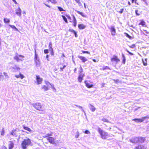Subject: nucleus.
Instances as JSON below:
<instances>
[{
	"label": "nucleus",
	"instance_id": "nucleus-1",
	"mask_svg": "<svg viewBox=\"0 0 149 149\" xmlns=\"http://www.w3.org/2000/svg\"><path fill=\"white\" fill-rule=\"evenodd\" d=\"M98 131L100 134L101 138L103 139H106L109 136L107 132L103 131L100 128H98Z\"/></svg>",
	"mask_w": 149,
	"mask_h": 149
},
{
	"label": "nucleus",
	"instance_id": "nucleus-2",
	"mask_svg": "<svg viewBox=\"0 0 149 149\" xmlns=\"http://www.w3.org/2000/svg\"><path fill=\"white\" fill-rule=\"evenodd\" d=\"M31 143V141L30 139L28 138L24 139L21 144L22 148L23 149H26L27 146L30 145Z\"/></svg>",
	"mask_w": 149,
	"mask_h": 149
},
{
	"label": "nucleus",
	"instance_id": "nucleus-3",
	"mask_svg": "<svg viewBox=\"0 0 149 149\" xmlns=\"http://www.w3.org/2000/svg\"><path fill=\"white\" fill-rule=\"evenodd\" d=\"M79 75L77 78L78 81L79 83L82 82L83 79L84 77L85 76L84 74L83 73V69L81 68V70L79 72Z\"/></svg>",
	"mask_w": 149,
	"mask_h": 149
},
{
	"label": "nucleus",
	"instance_id": "nucleus-4",
	"mask_svg": "<svg viewBox=\"0 0 149 149\" xmlns=\"http://www.w3.org/2000/svg\"><path fill=\"white\" fill-rule=\"evenodd\" d=\"M66 17L69 20V22L71 23H73V25L74 27H75L77 24V20L75 17L74 16L73 17V20L71 21V18L69 15H65Z\"/></svg>",
	"mask_w": 149,
	"mask_h": 149
},
{
	"label": "nucleus",
	"instance_id": "nucleus-5",
	"mask_svg": "<svg viewBox=\"0 0 149 149\" xmlns=\"http://www.w3.org/2000/svg\"><path fill=\"white\" fill-rule=\"evenodd\" d=\"M9 76L6 72H4L3 73L0 72V81L6 80L9 78Z\"/></svg>",
	"mask_w": 149,
	"mask_h": 149
},
{
	"label": "nucleus",
	"instance_id": "nucleus-6",
	"mask_svg": "<svg viewBox=\"0 0 149 149\" xmlns=\"http://www.w3.org/2000/svg\"><path fill=\"white\" fill-rule=\"evenodd\" d=\"M33 106L37 110L41 111H44V110L42 109V106L40 103H37L33 104Z\"/></svg>",
	"mask_w": 149,
	"mask_h": 149
},
{
	"label": "nucleus",
	"instance_id": "nucleus-7",
	"mask_svg": "<svg viewBox=\"0 0 149 149\" xmlns=\"http://www.w3.org/2000/svg\"><path fill=\"white\" fill-rule=\"evenodd\" d=\"M46 1H44L43 3L45 4L47 6L50 8L51 6L48 4L47 3H49V2H51L52 3L54 4H56L57 3V1L56 0H46Z\"/></svg>",
	"mask_w": 149,
	"mask_h": 149
},
{
	"label": "nucleus",
	"instance_id": "nucleus-8",
	"mask_svg": "<svg viewBox=\"0 0 149 149\" xmlns=\"http://www.w3.org/2000/svg\"><path fill=\"white\" fill-rule=\"evenodd\" d=\"M24 56L21 55H18L17 53L16 54L14 58L15 60L17 62H19L20 61H22V58H24Z\"/></svg>",
	"mask_w": 149,
	"mask_h": 149
},
{
	"label": "nucleus",
	"instance_id": "nucleus-9",
	"mask_svg": "<svg viewBox=\"0 0 149 149\" xmlns=\"http://www.w3.org/2000/svg\"><path fill=\"white\" fill-rule=\"evenodd\" d=\"M84 83L85 84L86 86L88 88H93L94 86L93 84L90 83H93L90 82L89 81L85 80L84 81Z\"/></svg>",
	"mask_w": 149,
	"mask_h": 149
},
{
	"label": "nucleus",
	"instance_id": "nucleus-10",
	"mask_svg": "<svg viewBox=\"0 0 149 149\" xmlns=\"http://www.w3.org/2000/svg\"><path fill=\"white\" fill-rule=\"evenodd\" d=\"M36 82L37 84H41L42 81V79L40 77L39 75H36Z\"/></svg>",
	"mask_w": 149,
	"mask_h": 149
},
{
	"label": "nucleus",
	"instance_id": "nucleus-11",
	"mask_svg": "<svg viewBox=\"0 0 149 149\" xmlns=\"http://www.w3.org/2000/svg\"><path fill=\"white\" fill-rule=\"evenodd\" d=\"M49 142L50 143L54 144L56 143L55 141V139L53 137H49V138H47V139Z\"/></svg>",
	"mask_w": 149,
	"mask_h": 149
},
{
	"label": "nucleus",
	"instance_id": "nucleus-12",
	"mask_svg": "<svg viewBox=\"0 0 149 149\" xmlns=\"http://www.w3.org/2000/svg\"><path fill=\"white\" fill-rule=\"evenodd\" d=\"M111 62H115L116 63H118L120 61V60L118 58L117 56L114 55L113 57L111 58Z\"/></svg>",
	"mask_w": 149,
	"mask_h": 149
},
{
	"label": "nucleus",
	"instance_id": "nucleus-13",
	"mask_svg": "<svg viewBox=\"0 0 149 149\" xmlns=\"http://www.w3.org/2000/svg\"><path fill=\"white\" fill-rule=\"evenodd\" d=\"M130 141L131 143H138V137H132L130 139Z\"/></svg>",
	"mask_w": 149,
	"mask_h": 149
},
{
	"label": "nucleus",
	"instance_id": "nucleus-14",
	"mask_svg": "<svg viewBox=\"0 0 149 149\" xmlns=\"http://www.w3.org/2000/svg\"><path fill=\"white\" fill-rule=\"evenodd\" d=\"M110 31L111 34L113 36H114L116 35V30L114 26H111L110 28Z\"/></svg>",
	"mask_w": 149,
	"mask_h": 149
},
{
	"label": "nucleus",
	"instance_id": "nucleus-15",
	"mask_svg": "<svg viewBox=\"0 0 149 149\" xmlns=\"http://www.w3.org/2000/svg\"><path fill=\"white\" fill-rule=\"evenodd\" d=\"M146 117H143L141 118H134L132 120H133L136 122H141L146 118Z\"/></svg>",
	"mask_w": 149,
	"mask_h": 149
},
{
	"label": "nucleus",
	"instance_id": "nucleus-16",
	"mask_svg": "<svg viewBox=\"0 0 149 149\" xmlns=\"http://www.w3.org/2000/svg\"><path fill=\"white\" fill-rule=\"evenodd\" d=\"M14 147V143L13 141H10L9 142L8 144V149H13Z\"/></svg>",
	"mask_w": 149,
	"mask_h": 149
},
{
	"label": "nucleus",
	"instance_id": "nucleus-17",
	"mask_svg": "<svg viewBox=\"0 0 149 149\" xmlns=\"http://www.w3.org/2000/svg\"><path fill=\"white\" fill-rule=\"evenodd\" d=\"M145 141V137H138V143H143Z\"/></svg>",
	"mask_w": 149,
	"mask_h": 149
},
{
	"label": "nucleus",
	"instance_id": "nucleus-18",
	"mask_svg": "<svg viewBox=\"0 0 149 149\" xmlns=\"http://www.w3.org/2000/svg\"><path fill=\"white\" fill-rule=\"evenodd\" d=\"M138 25H141L142 27H146V26L145 22L143 20H140V22Z\"/></svg>",
	"mask_w": 149,
	"mask_h": 149
},
{
	"label": "nucleus",
	"instance_id": "nucleus-19",
	"mask_svg": "<svg viewBox=\"0 0 149 149\" xmlns=\"http://www.w3.org/2000/svg\"><path fill=\"white\" fill-rule=\"evenodd\" d=\"M16 14L19 16H20L21 15V10L19 8L16 10Z\"/></svg>",
	"mask_w": 149,
	"mask_h": 149
},
{
	"label": "nucleus",
	"instance_id": "nucleus-20",
	"mask_svg": "<svg viewBox=\"0 0 149 149\" xmlns=\"http://www.w3.org/2000/svg\"><path fill=\"white\" fill-rule=\"evenodd\" d=\"M78 58L82 61L83 62H85L87 61V59L85 57L81 56H78Z\"/></svg>",
	"mask_w": 149,
	"mask_h": 149
},
{
	"label": "nucleus",
	"instance_id": "nucleus-21",
	"mask_svg": "<svg viewBox=\"0 0 149 149\" xmlns=\"http://www.w3.org/2000/svg\"><path fill=\"white\" fill-rule=\"evenodd\" d=\"M41 89L43 90V91H48L49 89V88L48 86L45 85H43L41 88Z\"/></svg>",
	"mask_w": 149,
	"mask_h": 149
},
{
	"label": "nucleus",
	"instance_id": "nucleus-22",
	"mask_svg": "<svg viewBox=\"0 0 149 149\" xmlns=\"http://www.w3.org/2000/svg\"><path fill=\"white\" fill-rule=\"evenodd\" d=\"M76 11L78 14L80 15L82 17H86V15H85L84 13L78 10H76Z\"/></svg>",
	"mask_w": 149,
	"mask_h": 149
},
{
	"label": "nucleus",
	"instance_id": "nucleus-23",
	"mask_svg": "<svg viewBox=\"0 0 149 149\" xmlns=\"http://www.w3.org/2000/svg\"><path fill=\"white\" fill-rule=\"evenodd\" d=\"M86 26L83 24H79L78 27L80 29H83L86 28Z\"/></svg>",
	"mask_w": 149,
	"mask_h": 149
},
{
	"label": "nucleus",
	"instance_id": "nucleus-24",
	"mask_svg": "<svg viewBox=\"0 0 149 149\" xmlns=\"http://www.w3.org/2000/svg\"><path fill=\"white\" fill-rule=\"evenodd\" d=\"M23 128L26 130L29 131L30 132H32V131L31 130V129L29 127L25 126L24 125H23Z\"/></svg>",
	"mask_w": 149,
	"mask_h": 149
},
{
	"label": "nucleus",
	"instance_id": "nucleus-25",
	"mask_svg": "<svg viewBox=\"0 0 149 149\" xmlns=\"http://www.w3.org/2000/svg\"><path fill=\"white\" fill-rule=\"evenodd\" d=\"M15 77L17 78H20L21 79H23L24 77V75L22 74L21 73H19V75H16Z\"/></svg>",
	"mask_w": 149,
	"mask_h": 149
},
{
	"label": "nucleus",
	"instance_id": "nucleus-26",
	"mask_svg": "<svg viewBox=\"0 0 149 149\" xmlns=\"http://www.w3.org/2000/svg\"><path fill=\"white\" fill-rule=\"evenodd\" d=\"M68 31L70 32L73 33L74 34L75 37H77L78 36L77 34V32L75 31L72 29H69L68 30Z\"/></svg>",
	"mask_w": 149,
	"mask_h": 149
},
{
	"label": "nucleus",
	"instance_id": "nucleus-27",
	"mask_svg": "<svg viewBox=\"0 0 149 149\" xmlns=\"http://www.w3.org/2000/svg\"><path fill=\"white\" fill-rule=\"evenodd\" d=\"M61 17H62L63 20L66 23H68V22L66 18L67 17L65 16V15H61Z\"/></svg>",
	"mask_w": 149,
	"mask_h": 149
},
{
	"label": "nucleus",
	"instance_id": "nucleus-28",
	"mask_svg": "<svg viewBox=\"0 0 149 149\" xmlns=\"http://www.w3.org/2000/svg\"><path fill=\"white\" fill-rule=\"evenodd\" d=\"M3 21L5 24H8L10 22V19L6 18H5L3 19Z\"/></svg>",
	"mask_w": 149,
	"mask_h": 149
},
{
	"label": "nucleus",
	"instance_id": "nucleus-29",
	"mask_svg": "<svg viewBox=\"0 0 149 149\" xmlns=\"http://www.w3.org/2000/svg\"><path fill=\"white\" fill-rule=\"evenodd\" d=\"M10 134L13 136H17L16 132V130H14L12 131Z\"/></svg>",
	"mask_w": 149,
	"mask_h": 149
},
{
	"label": "nucleus",
	"instance_id": "nucleus-30",
	"mask_svg": "<svg viewBox=\"0 0 149 149\" xmlns=\"http://www.w3.org/2000/svg\"><path fill=\"white\" fill-rule=\"evenodd\" d=\"M45 83L47 85H51V86H52V88L53 89L55 90V88L54 87V85L53 84H50L49 82L48 81H45Z\"/></svg>",
	"mask_w": 149,
	"mask_h": 149
},
{
	"label": "nucleus",
	"instance_id": "nucleus-31",
	"mask_svg": "<svg viewBox=\"0 0 149 149\" xmlns=\"http://www.w3.org/2000/svg\"><path fill=\"white\" fill-rule=\"evenodd\" d=\"M53 133L51 132L50 133H48L46 134V135L44 136V137L47 139V138H49L50 136H52Z\"/></svg>",
	"mask_w": 149,
	"mask_h": 149
},
{
	"label": "nucleus",
	"instance_id": "nucleus-32",
	"mask_svg": "<svg viewBox=\"0 0 149 149\" xmlns=\"http://www.w3.org/2000/svg\"><path fill=\"white\" fill-rule=\"evenodd\" d=\"M124 34L125 36L130 39H132L134 38V37L131 36L127 33H124Z\"/></svg>",
	"mask_w": 149,
	"mask_h": 149
},
{
	"label": "nucleus",
	"instance_id": "nucleus-33",
	"mask_svg": "<svg viewBox=\"0 0 149 149\" xmlns=\"http://www.w3.org/2000/svg\"><path fill=\"white\" fill-rule=\"evenodd\" d=\"M143 146L139 145L135 147V148L134 149H143Z\"/></svg>",
	"mask_w": 149,
	"mask_h": 149
},
{
	"label": "nucleus",
	"instance_id": "nucleus-34",
	"mask_svg": "<svg viewBox=\"0 0 149 149\" xmlns=\"http://www.w3.org/2000/svg\"><path fill=\"white\" fill-rule=\"evenodd\" d=\"M122 56L123 57V59H122V63L123 64H125V62H126L125 58V57L124 55L123 54H122Z\"/></svg>",
	"mask_w": 149,
	"mask_h": 149
},
{
	"label": "nucleus",
	"instance_id": "nucleus-35",
	"mask_svg": "<svg viewBox=\"0 0 149 149\" xmlns=\"http://www.w3.org/2000/svg\"><path fill=\"white\" fill-rule=\"evenodd\" d=\"M101 69L103 70H111L110 68L107 66H106L104 67H103L102 69Z\"/></svg>",
	"mask_w": 149,
	"mask_h": 149
},
{
	"label": "nucleus",
	"instance_id": "nucleus-36",
	"mask_svg": "<svg viewBox=\"0 0 149 149\" xmlns=\"http://www.w3.org/2000/svg\"><path fill=\"white\" fill-rule=\"evenodd\" d=\"M9 26L13 29H14L15 31H18V29L16 28V27L13 25H9Z\"/></svg>",
	"mask_w": 149,
	"mask_h": 149
},
{
	"label": "nucleus",
	"instance_id": "nucleus-37",
	"mask_svg": "<svg viewBox=\"0 0 149 149\" xmlns=\"http://www.w3.org/2000/svg\"><path fill=\"white\" fill-rule=\"evenodd\" d=\"M90 109L92 111H94L95 110V108L92 105H90Z\"/></svg>",
	"mask_w": 149,
	"mask_h": 149
},
{
	"label": "nucleus",
	"instance_id": "nucleus-38",
	"mask_svg": "<svg viewBox=\"0 0 149 149\" xmlns=\"http://www.w3.org/2000/svg\"><path fill=\"white\" fill-rule=\"evenodd\" d=\"M57 8L58 9L59 11L60 12H61L62 11H65V10L63 9L62 8L58 6Z\"/></svg>",
	"mask_w": 149,
	"mask_h": 149
},
{
	"label": "nucleus",
	"instance_id": "nucleus-39",
	"mask_svg": "<svg viewBox=\"0 0 149 149\" xmlns=\"http://www.w3.org/2000/svg\"><path fill=\"white\" fill-rule=\"evenodd\" d=\"M137 0H131L132 3H134L136 4L139 5V3L137 2Z\"/></svg>",
	"mask_w": 149,
	"mask_h": 149
},
{
	"label": "nucleus",
	"instance_id": "nucleus-40",
	"mask_svg": "<svg viewBox=\"0 0 149 149\" xmlns=\"http://www.w3.org/2000/svg\"><path fill=\"white\" fill-rule=\"evenodd\" d=\"M49 47L50 50H52L53 49L52 47V43L51 42H50L49 43Z\"/></svg>",
	"mask_w": 149,
	"mask_h": 149
},
{
	"label": "nucleus",
	"instance_id": "nucleus-41",
	"mask_svg": "<svg viewBox=\"0 0 149 149\" xmlns=\"http://www.w3.org/2000/svg\"><path fill=\"white\" fill-rule=\"evenodd\" d=\"M38 58V56L36 54V51H35V57L34 58V61H36L37 60Z\"/></svg>",
	"mask_w": 149,
	"mask_h": 149
},
{
	"label": "nucleus",
	"instance_id": "nucleus-42",
	"mask_svg": "<svg viewBox=\"0 0 149 149\" xmlns=\"http://www.w3.org/2000/svg\"><path fill=\"white\" fill-rule=\"evenodd\" d=\"M5 134V131L4 128L2 129L1 131V134L2 136H3Z\"/></svg>",
	"mask_w": 149,
	"mask_h": 149
},
{
	"label": "nucleus",
	"instance_id": "nucleus-43",
	"mask_svg": "<svg viewBox=\"0 0 149 149\" xmlns=\"http://www.w3.org/2000/svg\"><path fill=\"white\" fill-rule=\"evenodd\" d=\"M129 47L131 48L134 49L136 47V45L135 44H133L131 45H129Z\"/></svg>",
	"mask_w": 149,
	"mask_h": 149
},
{
	"label": "nucleus",
	"instance_id": "nucleus-44",
	"mask_svg": "<svg viewBox=\"0 0 149 149\" xmlns=\"http://www.w3.org/2000/svg\"><path fill=\"white\" fill-rule=\"evenodd\" d=\"M75 1L78 4L79 6L81 5V2L80 0H75Z\"/></svg>",
	"mask_w": 149,
	"mask_h": 149
},
{
	"label": "nucleus",
	"instance_id": "nucleus-45",
	"mask_svg": "<svg viewBox=\"0 0 149 149\" xmlns=\"http://www.w3.org/2000/svg\"><path fill=\"white\" fill-rule=\"evenodd\" d=\"M79 136V133L78 132H76V134L75 136V137L76 138H78Z\"/></svg>",
	"mask_w": 149,
	"mask_h": 149
},
{
	"label": "nucleus",
	"instance_id": "nucleus-46",
	"mask_svg": "<svg viewBox=\"0 0 149 149\" xmlns=\"http://www.w3.org/2000/svg\"><path fill=\"white\" fill-rule=\"evenodd\" d=\"M102 120L104 122L109 123V121L106 118H103Z\"/></svg>",
	"mask_w": 149,
	"mask_h": 149
},
{
	"label": "nucleus",
	"instance_id": "nucleus-47",
	"mask_svg": "<svg viewBox=\"0 0 149 149\" xmlns=\"http://www.w3.org/2000/svg\"><path fill=\"white\" fill-rule=\"evenodd\" d=\"M82 52L83 54L86 53L89 54H90V52L88 51H85L82 50Z\"/></svg>",
	"mask_w": 149,
	"mask_h": 149
},
{
	"label": "nucleus",
	"instance_id": "nucleus-48",
	"mask_svg": "<svg viewBox=\"0 0 149 149\" xmlns=\"http://www.w3.org/2000/svg\"><path fill=\"white\" fill-rule=\"evenodd\" d=\"M66 65H63V66L62 67H61L60 68V70L61 71H63V69L66 67Z\"/></svg>",
	"mask_w": 149,
	"mask_h": 149
},
{
	"label": "nucleus",
	"instance_id": "nucleus-49",
	"mask_svg": "<svg viewBox=\"0 0 149 149\" xmlns=\"http://www.w3.org/2000/svg\"><path fill=\"white\" fill-rule=\"evenodd\" d=\"M92 60L93 62H95V63L98 62L99 61V60L98 58L97 59H92Z\"/></svg>",
	"mask_w": 149,
	"mask_h": 149
},
{
	"label": "nucleus",
	"instance_id": "nucleus-50",
	"mask_svg": "<svg viewBox=\"0 0 149 149\" xmlns=\"http://www.w3.org/2000/svg\"><path fill=\"white\" fill-rule=\"evenodd\" d=\"M84 132V133H85L86 134H89L90 133V132L88 130H86Z\"/></svg>",
	"mask_w": 149,
	"mask_h": 149
},
{
	"label": "nucleus",
	"instance_id": "nucleus-51",
	"mask_svg": "<svg viewBox=\"0 0 149 149\" xmlns=\"http://www.w3.org/2000/svg\"><path fill=\"white\" fill-rule=\"evenodd\" d=\"M113 80L115 82V83H117L119 82V80L118 79H113Z\"/></svg>",
	"mask_w": 149,
	"mask_h": 149
},
{
	"label": "nucleus",
	"instance_id": "nucleus-52",
	"mask_svg": "<svg viewBox=\"0 0 149 149\" xmlns=\"http://www.w3.org/2000/svg\"><path fill=\"white\" fill-rule=\"evenodd\" d=\"M143 65L144 66H146L147 65V61H146V60L145 61H143Z\"/></svg>",
	"mask_w": 149,
	"mask_h": 149
},
{
	"label": "nucleus",
	"instance_id": "nucleus-53",
	"mask_svg": "<svg viewBox=\"0 0 149 149\" xmlns=\"http://www.w3.org/2000/svg\"><path fill=\"white\" fill-rule=\"evenodd\" d=\"M123 10H124V9L122 8L120 10V11H118V13H120V14H121L123 13Z\"/></svg>",
	"mask_w": 149,
	"mask_h": 149
},
{
	"label": "nucleus",
	"instance_id": "nucleus-54",
	"mask_svg": "<svg viewBox=\"0 0 149 149\" xmlns=\"http://www.w3.org/2000/svg\"><path fill=\"white\" fill-rule=\"evenodd\" d=\"M44 52L45 54H47L48 53V50L47 49H45L44 50Z\"/></svg>",
	"mask_w": 149,
	"mask_h": 149
},
{
	"label": "nucleus",
	"instance_id": "nucleus-55",
	"mask_svg": "<svg viewBox=\"0 0 149 149\" xmlns=\"http://www.w3.org/2000/svg\"><path fill=\"white\" fill-rule=\"evenodd\" d=\"M138 10H135V13L136 15L138 16L140 15V14L138 13Z\"/></svg>",
	"mask_w": 149,
	"mask_h": 149
},
{
	"label": "nucleus",
	"instance_id": "nucleus-56",
	"mask_svg": "<svg viewBox=\"0 0 149 149\" xmlns=\"http://www.w3.org/2000/svg\"><path fill=\"white\" fill-rule=\"evenodd\" d=\"M126 51H127V52L130 55H133V54L131 52H129L128 50H126Z\"/></svg>",
	"mask_w": 149,
	"mask_h": 149
},
{
	"label": "nucleus",
	"instance_id": "nucleus-57",
	"mask_svg": "<svg viewBox=\"0 0 149 149\" xmlns=\"http://www.w3.org/2000/svg\"><path fill=\"white\" fill-rule=\"evenodd\" d=\"M51 51V54L52 56H53L54 55V52L53 51V49L52 50H50Z\"/></svg>",
	"mask_w": 149,
	"mask_h": 149
},
{
	"label": "nucleus",
	"instance_id": "nucleus-58",
	"mask_svg": "<svg viewBox=\"0 0 149 149\" xmlns=\"http://www.w3.org/2000/svg\"><path fill=\"white\" fill-rule=\"evenodd\" d=\"M1 149H7V148L5 146H2Z\"/></svg>",
	"mask_w": 149,
	"mask_h": 149
},
{
	"label": "nucleus",
	"instance_id": "nucleus-59",
	"mask_svg": "<svg viewBox=\"0 0 149 149\" xmlns=\"http://www.w3.org/2000/svg\"><path fill=\"white\" fill-rule=\"evenodd\" d=\"M13 1L16 4H17V1H16L15 0H13Z\"/></svg>",
	"mask_w": 149,
	"mask_h": 149
},
{
	"label": "nucleus",
	"instance_id": "nucleus-60",
	"mask_svg": "<svg viewBox=\"0 0 149 149\" xmlns=\"http://www.w3.org/2000/svg\"><path fill=\"white\" fill-rule=\"evenodd\" d=\"M65 57V56L64 54L63 53L62 54L61 57Z\"/></svg>",
	"mask_w": 149,
	"mask_h": 149
},
{
	"label": "nucleus",
	"instance_id": "nucleus-61",
	"mask_svg": "<svg viewBox=\"0 0 149 149\" xmlns=\"http://www.w3.org/2000/svg\"><path fill=\"white\" fill-rule=\"evenodd\" d=\"M77 70V69L76 68H75L74 69V73H76V71Z\"/></svg>",
	"mask_w": 149,
	"mask_h": 149
},
{
	"label": "nucleus",
	"instance_id": "nucleus-62",
	"mask_svg": "<svg viewBox=\"0 0 149 149\" xmlns=\"http://www.w3.org/2000/svg\"><path fill=\"white\" fill-rule=\"evenodd\" d=\"M128 4L129 6H130L131 5V3L129 1L128 2Z\"/></svg>",
	"mask_w": 149,
	"mask_h": 149
},
{
	"label": "nucleus",
	"instance_id": "nucleus-63",
	"mask_svg": "<svg viewBox=\"0 0 149 149\" xmlns=\"http://www.w3.org/2000/svg\"><path fill=\"white\" fill-rule=\"evenodd\" d=\"M16 69L17 70H19L20 69V68L18 67H17Z\"/></svg>",
	"mask_w": 149,
	"mask_h": 149
},
{
	"label": "nucleus",
	"instance_id": "nucleus-64",
	"mask_svg": "<svg viewBox=\"0 0 149 149\" xmlns=\"http://www.w3.org/2000/svg\"><path fill=\"white\" fill-rule=\"evenodd\" d=\"M84 8H86V5H85V3H84Z\"/></svg>",
	"mask_w": 149,
	"mask_h": 149
}]
</instances>
